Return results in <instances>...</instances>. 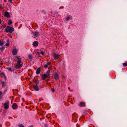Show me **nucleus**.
<instances>
[{"label":"nucleus","instance_id":"f257e3e1","mask_svg":"<svg viewBox=\"0 0 127 127\" xmlns=\"http://www.w3.org/2000/svg\"><path fill=\"white\" fill-rule=\"evenodd\" d=\"M14 31V29L13 27L9 26H7L5 29V31L7 32H9L10 33H12Z\"/></svg>","mask_w":127,"mask_h":127},{"label":"nucleus","instance_id":"f03ea898","mask_svg":"<svg viewBox=\"0 0 127 127\" xmlns=\"http://www.w3.org/2000/svg\"><path fill=\"white\" fill-rule=\"evenodd\" d=\"M9 102L8 100H6V102L4 103V108L6 109H7L9 108Z\"/></svg>","mask_w":127,"mask_h":127},{"label":"nucleus","instance_id":"7ed1b4c3","mask_svg":"<svg viewBox=\"0 0 127 127\" xmlns=\"http://www.w3.org/2000/svg\"><path fill=\"white\" fill-rule=\"evenodd\" d=\"M17 67L21 68L23 66V63L21 61H18L17 62Z\"/></svg>","mask_w":127,"mask_h":127},{"label":"nucleus","instance_id":"20e7f679","mask_svg":"<svg viewBox=\"0 0 127 127\" xmlns=\"http://www.w3.org/2000/svg\"><path fill=\"white\" fill-rule=\"evenodd\" d=\"M33 33V35L36 37H39V36L40 35L39 32L37 31Z\"/></svg>","mask_w":127,"mask_h":127},{"label":"nucleus","instance_id":"39448f33","mask_svg":"<svg viewBox=\"0 0 127 127\" xmlns=\"http://www.w3.org/2000/svg\"><path fill=\"white\" fill-rule=\"evenodd\" d=\"M53 76L55 80H57L59 79V76L56 73Z\"/></svg>","mask_w":127,"mask_h":127},{"label":"nucleus","instance_id":"423d86ee","mask_svg":"<svg viewBox=\"0 0 127 127\" xmlns=\"http://www.w3.org/2000/svg\"><path fill=\"white\" fill-rule=\"evenodd\" d=\"M59 55L56 53H54L53 54V57L55 61L58 58V56Z\"/></svg>","mask_w":127,"mask_h":127},{"label":"nucleus","instance_id":"0eeeda50","mask_svg":"<svg viewBox=\"0 0 127 127\" xmlns=\"http://www.w3.org/2000/svg\"><path fill=\"white\" fill-rule=\"evenodd\" d=\"M51 63L50 62H47V64L43 66L44 68H45L46 69L47 68L48 66V65H49Z\"/></svg>","mask_w":127,"mask_h":127},{"label":"nucleus","instance_id":"6e6552de","mask_svg":"<svg viewBox=\"0 0 127 127\" xmlns=\"http://www.w3.org/2000/svg\"><path fill=\"white\" fill-rule=\"evenodd\" d=\"M12 108L14 109H15L17 108V106L16 103H14L12 105Z\"/></svg>","mask_w":127,"mask_h":127},{"label":"nucleus","instance_id":"1a4fd4ad","mask_svg":"<svg viewBox=\"0 0 127 127\" xmlns=\"http://www.w3.org/2000/svg\"><path fill=\"white\" fill-rule=\"evenodd\" d=\"M38 43L37 41H34L33 43V45L34 46L36 47L38 46Z\"/></svg>","mask_w":127,"mask_h":127},{"label":"nucleus","instance_id":"9d476101","mask_svg":"<svg viewBox=\"0 0 127 127\" xmlns=\"http://www.w3.org/2000/svg\"><path fill=\"white\" fill-rule=\"evenodd\" d=\"M17 52L16 50L15 49H14L13 50L12 53L13 55H15L17 54Z\"/></svg>","mask_w":127,"mask_h":127},{"label":"nucleus","instance_id":"9b49d317","mask_svg":"<svg viewBox=\"0 0 127 127\" xmlns=\"http://www.w3.org/2000/svg\"><path fill=\"white\" fill-rule=\"evenodd\" d=\"M48 70L46 71V74H47L48 76H49L50 75L51 71L50 70V68H48Z\"/></svg>","mask_w":127,"mask_h":127},{"label":"nucleus","instance_id":"f8f14e48","mask_svg":"<svg viewBox=\"0 0 127 127\" xmlns=\"http://www.w3.org/2000/svg\"><path fill=\"white\" fill-rule=\"evenodd\" d=\"M41 68L40 67H39L37 70L36 71V73L37 74H40L41 70H40Z\"/></svg>","mask_w":127,"mask_h":127},{"label":"nucleus","instance_id":"ddd939ff","mask_svg":"<svg viewBox=\"0 0 127 127\" xmlns=\"http://www.w3.org/2000/svg\"><path fill=\"white\" fill-rule=\"evenodd\" d=\"M34 90L35 91H38L39 89L38 87V85L37 84L34 85Z\"/></svg>","mask_w":127,"mask_h":127},{"label":"nucleus","instance_id":"4468645a","mask_svg":"<svg viewBox=\"0 0 127 127\" xmlns=\"http://www.w3.org/2000/svg\"><path fill=\"white\" fill-rule=\"evenodd\" d=\"M48 76L47 75V74H44L43 75V80H45L46 79V78H47Z\"/></svg>","mask_w":127,"mask_h":127},{"label":"nucleus","instance_id":"2eb2a0df","mask_svg":"<svg viewBox=\"0 0 127 127\" xmlns=\"http://www.w3.org/2000/svg\"><path fill=\"white\" fill-rule=\"evenodd\" d=\"M79 105H80L82 107L85 106V103L84 102H80L79 104Z\"/></svg>","mask_w":127,"mask_h":127},{"label":"nucleus","instance_id":"dca6fc26","mask_svg":"<svg viewBox=\"0 0 127 127\" xmlns=\"http://www.w3.org/2000/svg\"><path fill=\"white\" fill-rule=\"evenodd\" d=\"M1 82L2 84V87H5L6 85V83L5 82L3 81H1Z\"/></svg>","mask_w":127,"mask_h":127},{"label":"nucleus","instance_id":"f3484780","mask_svg":"<svg viewBox=\"0 0 127 127\" xmlns=\"http://www.w3.org/2000/svg\"><path fill=\"white\" fill-rule=\"evenodd\" d=\"M4 15L7 17H8L9 16V13L8 12H5L4 13Z\"/></svg>","mask_w":127,"mask_h":127},{"label":"nucleus","instance_id":"a211bd4d","mask_svg":"<svg viewBox=\"0 0 127 127\" xmlns=\"http://www.w3.org/2000/svg\"><path fill=\"white\" fill-rule=\"evenodd\" d=\"M5 48V46H2L0 48V49L2 51H3L4 50Z\"/></svg>","mask_w":127,"mask_h":127},{"label":"nucleus","instance_id":"6ab92c4d","mask_svg":"<svg viewBox=\"0 0 127 127\" xmlns=\"http://www.w3.org/2000/svg\"><path fill=\"white\" fill-rule=\"evenodd\" d=\"M0 75H2L5 78V80H6V76H5L4 74V73H1V74H0Z\"/></svg>","mask_w":127,"mask_h":127},{"label":"nucleus","instance_id":"aec40b11","mask_svg":"<svg viewBox=\"0 0 127 127\" xmlns=\"http://www.w3.org/2000/svg\"><path fill=\"white\" fill-rule=\"evenodd\" d=\"M38 53L39 54H41L42 55H43L44 54V52L42 51H40V52H39Z\"/></svg>","mask_w":127,"mask_h":127},{"label":"nucleus","instance_id":"412c9836","mask_svg":"<svg viewBox=\"0 0 127 127\" xmlns=\"http://www.w3.org/2000/svg\"><path fill=\"white\" fill-rule=\"evenodd\" d=\"M3 44V41H0V45H2Z\"/></svg>","mask_w":127,"mask_h":127},{"label":"nucleus","instance_id":"4be33fe9","mask_svg":"<svg viewBox=\"0 0 127 127\" xmlns=\"http://www.w3.org/2000/svg\"><path fill=\"white\" fill-rule=\"evenodd\" d=\"M12 21L10 20H9V21H8V25H10L11 24H12Z\"/></svg>","mask_w":127,"mask_h":127},{"label":"nucleus","instance_id":"5701e85b","mask_svg":"<svg viewBox=\"0 0 127 127\" xmlns=\"http://www.w3.org/2000/svg\"><path fill=\"white\" fill-rule=\"evenodd\" d=\"M28 57L30 59L32 58V56L31 55H29L28 56Z\"/></svg>","mask_w":127,"mask_h":127},{"label":"nucleus","instance_id":"b1692460","mask_svg":"<svg viewBox=\"0 0 127 127\" xmlns=\"http://www.w3.org/2000/svg\"><path fill=\"white\" fill-rule=\"evenodd\" d=\"M123 65L124 66H127V63H123Z\"/></svg>","mask_w":127,"mask_h":127},{"label":"nucleus","instance_id":"393cba45","mask_svg":"<svg viewBox=\"0 0 127 127\" xmlns=\"http://www.w3.org/2000/svg\"><path fill=\"white\" fill-rule=\"evenodd\" d=\"M16 58L18 59V61H21V59L20 58H19V56H16Z\"/></svg>","mask_w":127,"mask_h":127},{"label":"nucleus","instance_id":"a878e982","mask_svg":"<svg viewBox=\"0 0 127 127\" xmlns=\"http://www.w3.org/2000/svg\"><path fill=\"white\" fill-rule=\"evenodd\" d=\"M70 17H67L66 19V20L67 21H69V19H70Z\"/></svg>","mask_w":127,"mask_h":127},{"label":"nucleus","instance_id":"bb28decb","mask_svg":"<svg viewBox=\"0 0 127 127\" xmlns=\"http://www.w3.org/2000/svg\"><path fill=\"white\" fill-rule=\"evenodd\" d=\"M51 91L52 92H54L55 91V90L54 89V88H52L51 89Z\"/></svg>","mask_w":127,"mask_h":127},{"label":"nucleus","instance_id":"cd10ccee","mask_svg":"<svg viewBox=\"0 0 127 127\" xmlns=\"http://www.w3.org/2000/svg\"><path fill=\"white\" fill-rule=\"evenodd\" d=\"M19 127H24V126L23 125L21 124L19 125Z\"/></svg>","mask_w":127,"mask_h":127},{"label":"nucleus","instance_id":"c85d7f7f","mask_svg":"<svg viewBox=\"0 0 127 127\" xmlns=\"http://www.w3.org/2000/svg\"><path fill=\"white\" fill-rule=\"evenodd\" d=\"M8 69L10 71H13V70H12V69L11 68H9Z\"/></svg>","mask_w":127,"mask_h":127},{"label":"nucleus","instance_id":"c756f323","mask_svg":"<svg viewBox=\"0 0 127 127\" xmlns=\"http://www.w3.org/2000/svg\"><path fill=\"white\" fill-rule=\"evenodd\" d=\"M6 46H8L9 45V44L8 43H7L6 45Z\"/></svg>","mask_w":127,"mask_h":127},{"label":"nucleus","instance_id":"7c9ffc66","mask_svg":"<svg viewBox=\"0 0 127 127\" xmlns=\"http://www.w3.org/2000/svg\"><path fill=\"white\" fill-rule=\"evenodd\" d=\"M3 26V25H2L1 26H0V28L2 29V28Z\"/></svg>","mask_w":127,"mask_h":127},{"label":"nucleus","instance_id":"2f4dec72","mask_svg":"<svg viewBox=\"0 0 127 127\" xmlns=\"http://www.w3.org/2000/svg\"><path fill=\"white\" fill-rule=\"evenodd\" d=\"M13 0H8V1L12 3V1Z\"/></svg>","mask_w":127,"mask_h":127},{"label":"nucleus","instance_id":"473e14b6","mask_svg":"<svg viewBox=\"0 0 127 127\" xmlns=\"http://www.w3.org/2000/svg\"><path fill=\"white\" fill-rule=\"evenodd\" d=\"M2 23L1 20V19H0V24H1Z\"/></svg>","mask_w":127,"mask_h":127},{"label":"nucleus","instance_id":"72a5a7b5","mask_svg":"<svg viewBox=\"0 0 127 127\" xmlns=\"http://www.w3.org/2000/svg\"><path fill=\"white\" fill-rule=\"evenodd\" d=\"M2 92L1 91H0V95L2 94Z\"/></svg>","mask_w":127,"mask_h":127}]
</instances>
